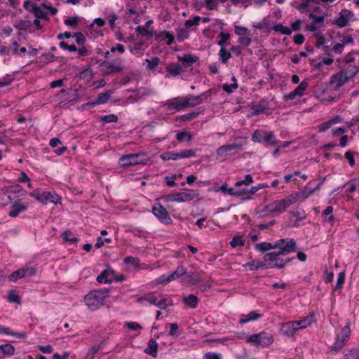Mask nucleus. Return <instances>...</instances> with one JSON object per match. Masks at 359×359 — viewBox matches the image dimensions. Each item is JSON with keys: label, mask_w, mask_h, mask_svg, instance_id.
<instances>
[{"label": "nucleus", "mask_w": 359, "mask_h": 359, "mask_svg": "<svg viewBox=\"0 0 359 359\" xmlns=\"http://www.w3.org/2000/svg\"><path fill=\"white\" fill-rule=\"evenodd\" d=\"M246 341L257 346H268L273 343V337L271 334L262 332L246 337Z\"/></svg>", "instance_id": "obj_7"}, {"label": "nucleus", "mask_w": 359, "mask_h": 359, "mask_svg": "<svg viewBox=\"0 0 359 359\" xmlns=\"http://www.w3.org/2000/svg\"><path fill=\"white\" fill-rule=\"evenodd\" d=\"M198 57L190 54H185L184 56H177L178 61L181 62L184 67H191L198 60Z\"/></svg>", "instance_id": "obj_20"}, {"label": "nucleus", "mask_w": 359, "mask_h": 359, "mask_svg": "<svg viewBox=\"0 0 359 359\" xmlns=\"http://www.w3.org/2000/svg\"><path fill=\"white\" fill-rule=\"evenodd\" d=\"M8 299L11 303H20V299L19 295L13 290L9 292Z\"/></svg>", "instance_id": "obj_57"}, {"label": "nucleus", "mask_w": 359, "mask_h": 359, "mask_svg": "<svg viewBox=\"0 0 359 359\" xmlns=\"http://www.w3.org/2000/svg\"><path fill=\"white\" fill-rule=\"evenodd\" d=\"M219 57L221 62L225 64L231 57V54L229 51L226 50L225 48H221L219 52Z\"/></svg>", "instance_id": "obj_36"}, {"label": "nucleus", "mask_w": 359, "mask_h": 359, "mask_svg": "<svg viewBox=\"0 0 359 359\" xmlns=\"http://www.w3.org/2000/svg\"><path fill=\"white\" fill-rule=\"evenodd\" d=\"M177 140L180 142H184L186 140H187L189 142H191L192 137L189 133L187 132H180L177 135Z\"/></svg>", "instance_id": "obj_53"}, {"label": "nucleus", "mask_w": 359, "mask_h": 359, "mask_svg": "<svg viewBox=\"0 0 359 359\" xmlns=\"http://www.w3.org/2000/svg\"><path fill=\"white\" fill-rule=\"evenodd\" d=\"M187 192H175L168 194L166 199L172 202H186L199 198V191L198 190L187 189Z\"/></svg>", "instance_id": "obj_4"}, {"label": "nucleus", "mask_w": 359, "mask_h": 359, "mask_svg": "<svg viewBox=\"0 0 359 359\" xmlns=\"http://www.w3.org/2000/svg\"><path fill=\"white\" fill-rule=\"evenodd\" d=\"M135 32L137 34H142L146 36H153L154 34H156V32L149 30L145 27H141L140 25L136 27Z\"/></svg>", "instance_id": "obj_40"}, {"label": "nucleus", "mask_w": 359, "mask_h": 359, "mask_svg": "<svg viewBox=\"0 0 359 359\" xmlns=\"http://www.w3.org/2000/svg\"><path fill=\"white\" fill-rule=\"evenodd\" d=\"M31 12L33 13L35 17L39 20L42 19L46 20L48 19V13L46 12L43 11L40 7L33 6V8L31 10Z\"/></svg>", "instance_id": "obj_31"}, {"label": "nucleus", "mask_w": 359, "mask_h": 359, "mask_svg": "<svg viewBox=\"0 0 359 359\" xmlns=\"http://www.w3.org/2000/svg\"><path fill=\"white\" fill-rule=\"evenodd\" d=\"M13 46V54L18 55L19 53H25L27 52V49L25 47L19 48V44L17 41H13L12 43Z\"/></svg>", "instance_id": "obj_56"}, {"label": "nucleus", "mask_w": 359, "mask_h": 359, "mask_svg": "<svg viewBox=\"0 0 359 359\" xmlns=\"http://www.w3.org/2000/svg\"><path fill=\"white\" fill-rule=\"evenodd\" d=\"M268 109L269 107L266 102L264 100H262L258 104L251 107L252 114L254 116L259 115Z\"/></svg>", "instance_id": "obj_23"}, {"label": "nucleus", "mask_w": 359, "mask_h": 359, "mask_svg": "<svg viewBox=\"0 0 359 359\" xmlns=\"http://www.w3.org/2000/svg\"><path fill=\"white\" fill-rule=\"evenodd\" d=\"M22 273L25 274V278L32 277L36 273V268L34 266L26 264L21 268Z\"/></svg>", "instance_id": "obj_32"}, {"label": "nucleus", "mask_w": 359, "mask_h": 359, "mask_svg": "<svg viewBox=\"0 0 359 359\" xmlns=\"http://www.w3.org/2000/svg\"><path fill=\"white\" fill-rule=\"evenodd\" d=\"M125 327H128L130 330L140 332L142 329V327L139 323L135 322H126L125 323Z\"/></svg>", "instance_id": "obj_60"}, {"label": "nucleus", "mask_w": 359, "mask_h": 359, "mask_svg": "<svg viewBox=\"0 0 359 359\" xmlns=\"http://www.w3.org/2000/svg\"><path fill=\"white\" fill-rule=\"evenodd\" d=\"M299 199V194L293 193L281 200L273 201V203L269 204L266 208L271 213L278 215L283 212L287 208L295 203Z\"/></svg>", "instance_id": "obj_2"}, {"label": "nucleus", "mask_w": 359, "mask_h": 359, "mask_svg": "<svg viewBox=\"0 0 359 359\" xmlns=\"http://www.w3.org/2000/svg\"><path fill=\"white\" fill-rule=\"evenodd\" d=\"M230 245L232 248L241 247L245 245V240H243L240 236H235L230 242Z\"/></svg>", "instance_id": "obj_45"}, {"label": "nucleus", "mask_w": 359, "mask_h": 359, "mask_svg": "<svg viewBox=\"0 0 359 359\" xmlns=\"http://www.w3.org/2000/svg\"><path fill=\"white\" fill-rule=\"evenodd\" d=\"M281 255H283L280 254L278 251L269 252L264 256V261L268 263L267 266L269 268L283 269L285 264L289 263L294 258H288L285 262H283V260L280 258Z\"/></svg>", "instance_id": "obj_6"}, {"label": "nucleus", "mask_w": 359, "mask_h": 359, "mask_svg": "<svg viewBox=\"0 0 359 359\" xmlns=\"http://www.w3.org/2000/svg\"><path fill=\"white\" fill-rule=\"evenodd\" d=\"M101 348L100 345L95 344L91 347L86 353V359H95V354Z\"/></svg>", "instance_id": "obj_42"}, {"label": "nucleus", "mask_w": 359, "mask_h": 359, "mask_svg": "<svg viewBox=\"0 0 359 359\" xmlns=\"http://www.w3.org/2000/svg\"><path fill=\"white\" fill-rule=\"evenodd\" d=\"M310 19L313 20V22L318 25H322L325 20V15L316 16L313 13H310L309 15Z\"/></svg>", "instance_id": "obj_62"}, {"label": "nucleus", "mask_w": 359, "mask_h": 359, "mask_svg": "<svg viewBox=\"0 0 359 359\" xmlns=\"http://www.w3.org/2000/svg\"><path fill=\"white\" fill-rule=\"evenodd\" d=\"M262 316V314L259 313L257 311H253L250 312L247 316H243V317L239 320V323L241 324H244L251 320H255Z\"/></svg>", "instance_id": "obj_27"}, {"label": "nucleus", "mask_w": 359, "mask_h": 359, "mask_svg": "<svg viewBox=\"0 0 359 359\" xmlns=\"http://www.w3.org/2000/svg\"><path fill=\"white\" fill-rule=\"evenodd\" d=\"M73 37L79 45H83L86 42V37L81 32L74 33Z\"/></svg>", "instance_id": "obj_58"}, {"label": "nucleus", "mask_w": 359, "mask_h": 359, "mask_svg": "<svg viewBox=\"0 0 359 359\" xmlns=\"http://www.w3.org/2000/svg\"><path fill=\"white\" fill-rule=\"evenodd\" d=\"M189 106V101L186 98L183 102H175V103H171L169 104L168 107L170 109L174 108L177 111H180L187 107Z\"/></svg>", "instance_id": "obj_39"}, {"label": "nucleus", "mask_w": 359, "mask_h": 359, "mask_svg": "<svg viewBox=\"0 0 359 359\" xmlns=\"http://www.w3.org/2000/svg\"><path fill=\"white\" fill-rule=\"evenodd\" d=\"M145 62L147 63V69H154L160 63V59L158 57H154L151 59H146Z\"/></svg>", "instance_id": "obj_43"}, {"label": "nucleus", "mask_w": 359, "mask_h": 359, "mask_svg": "<svg viewBox=\"0 0 359 359\" xmlns=\"http://www.w3.org/2000/svg\"><path fill=\"white\" fill-rule=\"evenodd\" d=\"M298 331L296 322L289 321L281 325L280 332L282 334L288 337H294Z\"/></svg>", "instance_id": "obj_14"}, {"label": "nucleus", "mask_w": 359, "mask_h": 359, "mask_svg": "<svg viewBox=\"0 0 359 359\" xmlns=\"http://www.w3.org/2000/svg\"><path fill=\"white\" fill-rule=\"evenodd\" d=\"M144 154H130L121 156L118 160V163L121 166L126 167L144 163Z\"/></svg>", "instance_id": "obj_10"}, {"label": "nucleus", "mask_w": 359, "mask_h": 359, "mask_svg": "<svg viewBox=\"0 0 359 359\" xmlns=\"http://www.w3.org/2000/svg\"><path fill=\"white\" fill-rule=\"evenodd\" d=\"M344 357V359H359V348L350 350Z\"/></svg>", "instance_id": "obj_48"}, {"label": "nucleus", "mask_w": 359, "mask_h": 359, "mask_svg": "<svg viewBox=\"0 0 359 359\" xmlns=\"http://www.w3.org/2000/svg\"><path fill=\"white\" fill-rule=\"evenodd\" d=\"M351 16L350 11H344L340 13L339 18L335 20V24L339 27H344L348 25Z\"/></svg>", "instance_id": "obj_16"}, {"label": "nucleus", "mask_w": 359, "mask_h": 359, "mask_svg": "<svg viewBox=\"0 0 359 359\" xmlns=\"http://www.w3.org/2000/svg\"><path fill=\"white\" fill-rule=\"evenodd\" d=\"M167 72L172 75L177 76L180 74L182 72V67L179 64L170 65L166 67Z\"/></svg>", "instance_id": "obj_35"}, {"label": "nucleus", "mask_w": 359, "mask_h": 359, "mask_svg": "<svg viewBox=\"0 0 359 359\" xmlns=\"http://www.w3.org/2000/svg\"><path fill=\"white\" fill-rule=\"evenodd\" d=\"M314 321V315L311 314L306 317H304L303 319L299 320H294L296 322V325L297 327L298 330L300 329H304L310 326L312 323Z\"/></svg>", "instance_id": "obj_22"}, {"label": "nucleus", "mask_w": 359, "mask_h": 359, "mask_svg": "<svg viewBox=\"0 0 359 359\" xmlns=\"http://www.w3.org/2000/svg\"><path fill=\"white\" fill-rule=\"evenodd\" d=\"M169 335L177 337L180 334L177 332L179 326L177 323H171L170 325Z\"/></svg>", "instance_id": "obj_63"}, {"label": "nucleus", "mask_w": 359, "mask_h": 359, "mask_svg": "<svg viewBox=\"0 0 359 359\" xmlns=\"http://www.w3.org/2000/svg\"><path fill=\"white\" fill-rule=\"evenodd\" d=\"M161 158L163 161H168V160H177L178 158H180V152L179 153H174L171 151H166L160 156Z\"/></svg>", "instance_id": "obj_37"}, {"label": "nucleus", "mask_w": 359, "mask_h": 359, "mask_svg": "<svg viewBox=\"0 0 359 359\" xmlns=\"http://www.w3.org/2000/svg\"><path fill=\"white\" fill-rule=\"evenodd\" d=\"M109 293L108 290L90 291L84 297L85 303L90 310H97L104 304L106 298L109 297Z\"/></svg>", "instance_id": "obj_1"}, {"label": "nucleus", "mask_w": 359, "mask_h": 359, "mask_svg": "<svg viewBox=\"0 0 359 359\" xmlns=\"http://www.w3.org/2000/svg\"><path fill=\"white\" fill-rule=\"evenodd\" d=\"M345 281V273L344 272H341L338 274L337 283L334 287V290H339L342 287Z\"/></svg>", "instance_id": "obj_52"}, {"label": "nucleus", "mask_w": 359, "mask_h": 359, "mask_svg": "<svg viewBox=\"0 0 359 359\" xmlns=\"http://www.w3.org/2000/svg\"><path fill=\"white\" fill-rule=\"evenodd\" d=\"M219 37H220V40L218 41L217 44L221 48H224V43L230 39V34L221 32L219 34Z\"/></svg>", "instance_id": "obj_55"}, {"label": "nucleus", "mask_w": 359, "mask_h": 359, "mask_svg": "<svg viewBox=\"0 0 359 359\" xmlns=\"http://www.w3.org/2000/svg\"><path fill=\"white\" fill-rule=\"evenodd\" d=\"M79 22V18L77 16L72 17L65 20L64 23L67 26L76 27Z\"/></svg>", "instance_id": "obj_64"}, {"label": "nucleus", "mask_w": 359, "mask_h": 359, "mask_svg": "<svg viewBox=\"0 0 359 359\" xmlns=\"http://www.w3.org/2000/svg\"><path fill=\"white\" fill-rule=\"evenodd\" d=\"M275 247L278 249L280 254L287 255L290 253L294 252L297 246L296 241L293 238H286L276 241Z\"/></svg>", "instance_id": "obj_8"}, {"label": "nucleus", "mask_w": 359, "mask_h": 359, "mask_svg": "<svg viewBox=\"0 0 359 359\" xmlns=\"http://www.w3.org/2000/svg\"><path fill=\"white\" fill-rule=\"evenodd\" d=\"M187 274V269L182 266H177L176 270L168 276L162 275L159 277L158 281L161 284H166L172 280H176Z\"/></svg>", "instance_id": "obj_12"}, {"label": "nucleus", "mask_w": 359, "mask_h": 359, "mask_svg": "<svg viewBox=\"0 0 359 359\" xmlns=\"http://www.w3.org/2000/svg\"><path fill=\"white\" fill-rule=\"evenodd\" d=\"M101 71L105 75H109L115 72L123 71L122 60L121 58L116 59L114 62L104 60L100 64Z\"/></svg>", "instance_id": "obj_9"}, {"label": "nucleus", "mask_w": 359, "mask_h": 359, "mask_svg": "<svg viewBox=\"0 0 359 359\" xmlns=\"http://www.w3.org/2000/svg\"><path fill=\"white\" fill-rule=\"evenodd\" d=\"M114 270L107 269L103 271L96 278L99 283H111L113 282V277L109 278V274H113Z\"/></svg>", "instance_id": "obj_25"}, {"label": "nucleus", "mask_w": 359, "mask_h": 359, "mask_svg": "<svg viewBox=\"0 0 359 359\" xmlns=\"http://www.w3.org/2000/svg\"><path fill=\"white\" fill-rule=\"evenodd\" d=\"M255 249L259 252H264L269 250L276 249V247H275V244L273 245L268 242H263L257 244Z\"/></svg>", "instance_id": "obj_30"}, {"label": "nucleus", "mask_w": 359, "mask_h": 359, "mask_svg": "<svg viewBox=\"0 0 359 359\" xmlns=\"http://www.w3.org/2000/svg\"><path fill=\"white\" fill-rule=\"evenodd\" d=\"M61 201L60 196L55 194L54 191H45L43 194V204H48V203L57 204Z\"/></svg>", "instance_id": "obj_15"}, {"label": "nucleus", "mask_w": 359, "mask_h": 359, "mask_svg": "<svg viewBox=\"0 0 359 359\" xmlns=\"http://www.w3.org/2000/svg\"><path fill=\"white\" fill-rule=\"evenodd\" d=\"M182 302L187 306L191 309H195L198 306V299L196 295L190 294L188 296H184L182 297Z\"/></svg>", "instance_id": "obj_24"}, {"label": "nucleus", "mask_w": 359, "mask_h": 359, "mask_svg": "<svg viewBox=\"0 0 359 359\" xmlns=\"http://www.w3.org/2000/svg\"><path fill=\"white\" fill-rule=\"evenodd\" d=\"M111 94V93L109 91L100 93L97 96L96 99L94 101L89 102L87 103V104L90 106H95L101 104H105L109 100Z\"/></svg>", "instance_id": "obj_17"}, {"label": "nucleus", "mask_w": 359, "mask_h": 359, "mask_svg": "<svg viewBox=\"0 0 359 359\" xmlns=\"http://www.w3.org/2000/svg\"><path fill=\"white\" fill-rule=\"evenodd\" d=\"M208 94H210V90L202 93L200 95H189L188 97H187V100L189 101V106L194 107L203 103L204 100L203 97H207Z\"/></svg>", "instance_id": "obj_21"}, {"label": "nucleus", "mask_w": 359, "mask_h": 359, "mask_svg": "<svg viewBox=\"0 0 359 359\" xmlns=\"http://www.w3.org/2000/svg\"><path fill=\"white\" fill-rule=\"evenodd\" d=\"M200 112L193 111L184 115H182L177 118L178 120L187 121H191L195 118H196L199 115Z\"/></svg>", "instance_id": "obj_44"}, {"label": "nucleus", "mask_w": 359, "mask_h": 359, "mask_svg": "<svg viewBox=\"0 0 359 359\" xmlns=\"http://www.w3.org/2000/svg\"><path fill=\"white\" fill-rule=\"evenodd\" d=\"M172 300L166 298H161L158 301L157 306L160 309H165L166 306L172 305Z\"/></svg>", "instance_id": "obj_59"}, {"label": "nucleus", "mask_w": 359, "mask_h": 359, "mask_svg": "<svg viewBox=\"0 0 359 359\" xmlns=\"http://www.w3.org/2000/svg\"><path fill=\"white\" fill-rule=\"evenodd\" d=\"M27 209V205L22 203H15L11 206L8 215L11 217H16L20 212H25Z\"/></svg>", "instance_id": "obj_18"}, {"label": "nucleus", "mask_w": 359, "mask_h": 359, "mask_svg": "<svg viewBox=\"0 0 359 359\" xmlns=\"http://www.w3.org/2000/svg\"><path fill=\"white\" fill-rule=\"evenodd\" d=\"M350 322L348 321L346 323V325H345L341 329L340 333L337 335L335 341L331 347V351H333L334 353H338L339 351H340L347 342L348 339L350 337Z\"/></svg>", "instance_id": "obj_5"}, {"label": "nucleus", "mask_w": 359, "mask_h": 359, "mask_svg": "<svg viewBox=\"0 0 359 359\" xmlns=\"http://www.w3.org/2000/svg\"><path fill=\"white\" fill-rule=\"evenodd\" d=\"M100 121L104 123H116L118 121V116L115 114H109L100 117Z\"/></svg>", "instance_id": "obj_47"}, {"label": "nucleus", "mask_w": 359, "mask_h": 359, "mask_svg": "<svg viewBox=\"0 0 359 359\" xmlns=\"http://www.w3.org/2000/svg\"><path fill=\"white\" fill-rule=\"evenodd\" d=\"M252 140L266 146H276L279 143L272 132L263 130H256L252 135Z\"/></svg>", "instance_id": "obj_3"}, {"label": "nucleus", "mask_w": 359, "mask_h": 359, "mask_svg": "<svg viewBox=\"0 0 359 359\" xmlns=\"http://www.w3.org/2000/svg\"><path fill=\"white\" fill-rule=\"evenodd\" d=\"M31 25H32V23L29 20H20L18 25H15V28H17L20 30L25 31L27 29H29L31 27Z\"/></svg>", "instance_id": "obj_50"}, {"label": "nucleus", "mask_w": 359, "mask_h": 359, "mask_svg": "<svg viewBox=\"0 0 359 359\" xmlns=\"http://www.w3.org/2000/svg\"><path fill=\"white\" fill-rule=\"evenodd\" d=\"M154 215L162 222L166 224H170L172 222V219L169 217L168 212L160 203H156L152 208Z\"/></svg>", "instance_id": "obj_11"}, {"label": "nucleus", "mask_w": 359, "mask_h": 359, "mask_svg": "<svg viewBox=\"0 0 359 359\" xmlns=\"http://www.w3.org/2000/svg\"><path fill=\"white\" fill-rule=\"evenodd\" d=\"M25 278V274L22 273L21 269L13 271L9 276L8 279L10 281H16L18 279Z\"/></svg>", "instance_id": "obj_49"}, {"label": "nucleus", "mask_w": 359, "mask_h": 359, "mask_svg": "<svg viewBox=\"0 0 359 359\" xmlns=\"http://www.w3.org/2000/svg\"><path fill=\"white\" fill-rule=\"evenodd\" d=\"M143 301L148 302L150 304L155 305L157 306L158 299L155 296L151 295L149 297H142L137 300L138 302L142 303Z\"/></svg>", "instance_id": "obj_46"}, {"label": "nucleus", "mask_w": 359, "mask_h": 359, "mask_svg": "<svg viewBox=\"0 0 359 359\" xmlns=\"http://www.w3.org/2000/svg\"><path fill=\"white\" fill-rule=\"evenodd\" d=\"M63 239L70 243H76L79 241V238L75 237L72 232L69 230H66L62 233Z\"/></svg>", "instance_id": "obj_34"}, {"label": "nucleus", "mask_w": 359, "mask_h": 359, "mask_svg": "<svg viewBox=\"0 0 359 359\" xmlns=\"http://www.w3.org/2000/svg\"><path fill=\"white\" fill-rule=\"evenodd\" d=\"M183 276L184 282L190 283L193 285L201 283L202 281V279L198 274H194L193 273H190L187 272V274L184 275Z\"/></svg>", "instance_id": "obj_28"}, {"label": "nucleus", "mask_w": 359, "mask_h": 359, "mask_svg": "<svg viewBox=\"0 0 359 359\" xmlns=\"http://www.w3.org/2000/svg\"><path fill=\"white\" fill-rule=\"evenodd\" d=\"M158 343L154 339H150L147 344V347L144 349V353L152 356L156 357L158 352Z\"/></svg>", "instance_id": "obj_19"}, {"label": "nucleus", "mask_w": 359, "mask_h": 359, "mask_svg": "<svg viewBox=\"0 0 359 359\" xmlns=\"http://www.w3.org/2000/svg\"><path fill=\"white\" fill-rule=\"evenodd\" d=\"M309 86V83L306 81H302L299 86L294 90L298 97H302L304 95L306 90Z\"/></svg>", "instance_id": "obj_33"}, {"label": "nucleus", "mask_w": 359, "mask_h": 359, "mask_svg": "<svg viewBox=\"0 0 359 359\" xmlns=\"http://www.w3.org/2000/svg\"><path fill=\"white\" fill-rule=\"evenodd\" d=\"M355 72H349L346 71L344 74H341L340 75L337 76L338 81L337 83V87H340L343 86L348 79V77H352L355 75Z\"/></svg>", "instance_id": "obj_29"}, {"label": "nucleus", "mask_w": 359, "mask_h": 359, "mask_svg": "<svg viewBox=\"0 0 359 359\" xmlns=\"http://www.w3.org/2000/svg\"><path fill=\"white\" fill-rule=\"evenodd\" d=\"M241 145L238 144H225L219 147L216 151V159L224 158L232 150L239 149Z\"/></svg>", "instance_id": "obj_13"}, {"label": "nucleus", "mask_w": 359, "mask_h": 359, "mask_svg": "<svg viewBox=\"0 0 359 359\" xmlns=\"http://www.w3.org/2000/svg\"><path fill=\"white\" fill-rule=\"evenodd\" d=\"M43 194V190L37 189L34 190L32 192H31L29 194V196L33 198H35L38 201H39L40 203H42Z\"/></svg>", "instance_id": "obj_51"}, {"label": "nucleus", "mask_w": 359, "mask_h": 359, "mask_svg": "<svg viewBox=\"0 0 359 359\" xmlns=\"http://www.w3.org/2000/svg\"><path fill=\"white\" fill-rule=\"evenodd\" d=\"M15 353V347L10 344L0 345V358L4 355H13Z\"/></svg>", "instance_id": "obj_26"}, {"label": "nucleus", "mask_w": 359, "mask_h": 359, "mask_svg": "<svg viewBox=\"0 0 359 359\" xmlns=\"http://www.w3.org/2000/svg\"><path fill=\"white\" fill-rule=\"evenodd\" d=\"M201 18L199 16H196L193 19H189L185 21V27L189 28L193 26H197L199 25Z\"/></svg>", "instance_id": "obj_54"}, {"label": "nucleus", "mask_w": 359, "mask_h": 359, "mask_svg": "<svg viewBox=\"0 0 359 359\" xmlns=\"http://www.w3.org/2000/svg\"><path fill=\"white\" fill-rule=\"evenodd\" d=\"M124 263L127 264H133L137 266L140 264V259L137 257H133L132 256H127L124 259Z\"/></svg>", "instance_id": "obj_61"}, {"label": "nucleus", "mask_w": 359, "mask_h": 359, "mask_svg": "<svg viewBox=\"0 0 359 359\" xmlns=\"http://www.w3.org/2000/svg\"><path fill=\"white\" fill-rule=\"evenodd\" d=\"M273 29L276 32H279L285 35H290L292 30L288 27H284L282 24L279 23L273 27Z\"/></svg>", "instance_id": "obj_38"}, {"label": "nucleus", "mask_w": 359, "mask_h": 359, "mask_svg": "<svg viewBox=\"0 0 359 359\" xmlns=\"http://www.w3.org/2000/svg\"><path fill=\"white\" fill-rule=\"evenodd\" d=\"M247 266L250 267V270H257L259 269H269L267 264H263L262 262H257V264H255V261L250 262L247 264Z\"/></svg>", "instance_id": "obj_41"}]
</instances>
